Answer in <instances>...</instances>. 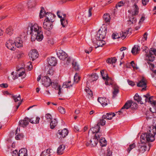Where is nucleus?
Instances as JSON below:
<instances>
[{
	"mask_svg": "<svg viewBox=\"0 0 156 156\" xmlns=\"http://www.w3.org/2000/svg\"><path fill=\"white\" fill-rule=\"evenodd\" d=\"M132 105H131V107L132 108L136 109L137 108V105L135 103H133L132 101Z\"/></svg>",
	"mask_w": 156,
	"mask_h": 156,
	"instance_id": "nucleus-61",
	"label": "nucleus"
},
{
	"mask_svg": "<svg viewBox=\"0 0 156 156\" xmlns=\"http://www.w3.org/2000/svg\"><path fill=\"white\" fill-rule=\"evenodd\" d=\"M129 29L122 30L121 32L120 33L119 35L120 38H121L122 39H125L129 34Z\"/></svg>",
	"mask_w": 156,
	"mask_h": 156,
	"instance_id": "nucleus-23",
	"label": "nucleus"
},
{
	"mask_svg": "<svg viewBox=\"0 0 156 156\" xmlns=\"http://www.w3.org/2000/svg\"><path fill=\"white\" fill-rule=\"evenodd\" d=\"M145 59L146 61H147V63L149 65L150 68L151 69V70L153 71L154 70L153 69L154 68V65L153 64L151 63V62H153V61H150L148 60H147L146 59V55H145Z\"/></svg>",
	"mask_w": 156,
	"mask_h": 156,
	"instance_id": "nucleus-48",
	"label": "nucleus"
},
{
	"mask_svg": "<svg viewBox=\"0 0 156 156\" xmlns=\"http://www.w3.org/2000/svg\"><path fill=\"white\" fill-rule=\"evenodd\" d=\"M112 37L113 39H115L118 38H119V35H118L117 33H113L112 35Z\"/></svg>",
	"mask_w": 156,
	"mask_h": 156,
	"instance_id": "nucleus-56",
	"label": "nucleus"
},
{
	"mask_svg": "<svg viewBox=\"0 0 156 156\" xmlns=\"http://www.w3.org/2000/svg\"><path fill=\"white\" fill-rule=\"evenodd\" d=\"M55 73V70L52 68L50 69L48 71L47 74L49 76H52Z\"/></svg>",
	"mask_w": 156,
	"mask_h": 156,
	"instance_id": "nucleus-54",
	"label": "nucleus"
},
{
	"mask_svg": "<svg viewBox=\"0 0 156 156\" xmlns=\"http://www.w3.org/2000/svg\"><path fill=\"white\" fill-rule=\"evenodd\" d=\"M8 85L7 83H2L0 84V87L2 88H6L8 87Z\"/></svg>",
	"mask_w": 156,
	"mask_h": 156,
	"instance_id": "nucleus-64",
	"label": "nucleus"
},
{
	"mask_svg": "<svg viewBox=\"0 0 156 156\" xmlns=\"http://www.w3.org/2000/svg\"><path fill=\"white\" fill-rule=\"evenodd\" d=\"M154 55L156 56V49L150 48L149 53H146V59L150 61H153L155 58Z\"/></svg>",
	"mask_w": 156,
	"mask_h": 156,
	"instance_id": "nucleus-9",
	"label": "nucleus"
},
{
	"mask_svg": "<svg viewBox=\"0 0 156 156\" xmlns=\"http://www.w3.org/2000/svg\"><path fill=\"white\" fill-rule=\"evenodd\" d=\"M45 118L48 121H51L52 119V117L51 114H47L46 115Z\"/></svg>",
	"mask_w": 156,
	"mask_h": 156,
	"instance_id": "nucleus-55",
	"label": "nucleus"
},
{
	"mask_svg": "<svg viewBox=\"0 0 156 156\" xmlns=\"http://www.w3.org/2000/svg\"><path fill=\"white\" fill-rule=\"evenodd\" d=\"M48 62L49 65L52 66H55L57 63L56 58L54 57H51L49 58Z\"/></svg>",
	"mask_w": 156,
	"mask_h": 156,
	"instance_id": "nucleus-29",
	"label": "nucleus"
},
{
	"mask_svg": "<svg viewBox=\"0 0 156 156\" xmlns=\"http://www.w3.org/2000/svg\"><path fill=\"white\" fill-rule=\"evenodd\" d=\"M52 87L58 91V95L61 96L63 93V90L62 87H61L60 85L57 83H53Z\"/></svg>",
	"mask_w": 156,
	"mask_h": 156,
	"instance_id": "nucleus-16",
	"label": "nucleus"
},
{
	"mask_svg": "<svg viewBox=\"0 0 156 156\" xmlns=\"http://www.w3.org/2000/svg\"><path fill=\"white\" fill-rule=\"evenodd\" d=\"M40 118L38 117H33L29 119L30 122L32 124L38 123Z\"/></svg>",
	"mask_w": 156,
	"mask_h": 156,
	"instance_id": "nucleus-36",
	"label": "nucleus"
},
{
	"mask_svg": "<svg viewBox=\"0 0 156 156\" xmlns=\"http://www.w3.org/2000/svg\"><path fill=\"white\" fill-rule=\"evenodd\" d=\"M61 24L63 27H65L67 26L68 24V21L65 18L60 19Z\"/></svg>",
	"mask_w": 156,
	"mask_h": 156,
	"instance_id": "nucleus-44",
	"label": "nucleus"
},
{
	"mask_svg": "<svg viewBox=\"0 0 156 156\" xmlns=\"http://www.w3.org/2000/svg\"><path fill=\"white\" fill-rule=\"evenodd\" d=\"M19 152H18L17 151L15 150L13 151L12 153V156H18Z\"/></svg>",
	"mask_w": 156,
	"mask_h": 156,
	"instance_id": "nucleus-62",
	"label": "nucleus"
},
{
	"mask_svg": "<svg viewBox=\"0 0 156 156\" xmlns=\"http://www.w3.org/2000/svg\"><path fill=\"white\" fill-rule=\"evenodd\" d=\"M29 121V119L25 118L19 121V125L22 127H25L28 124Z\"/></svg>",
	"mask_w": 156,
	"mask_h": 156,
	"instance_id": "nucleus-22",
	"label": "nucleus"
},
{
	"mask_svg": "<svg viewBox=\"0 0 156 156\" xmlns=\"http://www.w3.org/2000/svg\"><path fill=\"white\" fill-rule=\"evenodd\" d=\"M131 2L133 4L132 14L133 15H137L139 11L138 5L140 3V0H132Z\"/></svg>",
	"mask_w": 156,
	"mask_h": 156,
	"instance_id": "nucleus-8",
	"label": "nucleus"
},
{
	"mask_svg": "<svg viewBox=\"0 0 156 156\" xmlns=\"http://www.w3.org/2000/svg\"><path fill=\"white\" fill-rule=\"evenodd\" d=\"M98 100L103 106L107 105L108 102V100L105 98H98Z\"/></svg>",
	"mask_w": 156,
	"mask_h": 156,
	"instance_id": "nucleus-21",
	"label": "nucleus"
},
{
	"mask_svg": "<svg viewBox=\"0 0 156 156\" xmlns=\"http://www.w3.org/2000/svg\"><path fill=\"white\" fill-rule=\"evenodd\" d=\"M18 77H21L22 78H24L26 76L24 70L21 68L17 70Z\"/></svg>",
	"mask_w": 156,
	"mask_h": 156,
	"instance_id": "nucleus-28",
	"label": "nucleus"
},
{
	"mask_svg": "<svg viewBox=\"0 0 156 156\" xmlns=\"http://www.w3.org/2000/svg\"><path fill=\"white\" fill-rule=\"evenodd\" d=\"M54 22L44 20L43 23V28L48 31L51 30L53 27V23Z\"/></svg>",
	"mask_w": 156,
	"mask_h": 156,
	"instance_id": "nucleus-13",
	"label": "nucleus"
},
{
	"mask_svg": "<svg viewBox=\"0 0 156 156\" xmlns=\"http://www.w3.org/2000/svg\"><path fill=\"white\" fill-rule=\"evenodd\" d=\"M73 67L76 70H79L80 69L79 65L78 62L75 61L73 60L72 62Z\"/></svg>",
	"mask_w": 156,
	"mask_h": 156,
	"instance_id": "nucleus-35",
	"label": "nucleus"
},
{
	"mask_svg": "<svg viewBox=\"0 0 156 156\" xmlns=\"http://www.w3.org/2000/svg\"><path fill=\"white\" fill-rule=\"evenodd\" d=\"M145 19V17L143 16H142L138 22V24L139 26H136L135 27V29L136 30H137L140 27V26L141 24L143 23Z\"/></svg>",
	"mask_w": 156,
	"mask_h": 156,
	"instance_id": "nucleus-38",
	"label": "nucleus"
},
{
	"mask_svg": "<svg viewBox=\"0 0 156 156\" xmlns=\"http://www.w3.org/2000/svg\"><path fill=\"white\" fill-rule=\"evenodd\" d=\"M135 145L134 143L130 145L127 149L129 152L131 150L135 148Z\"/></svg>",
	"mask_w": 156,
	"mask_h": 156,
	"instance_id": "nucleus-58",
	"label": "nucleus"
},
{
	"mask_svg": "<svg viewBox=\"0 0 156 156\" xmlns=\"http://www.w3.org/2000/svg\"><path fill=\"white\" fill-rule=\"evenodd\" d=\"M89 132L90 130L88 132L89 136H94V138L92 140H90V142L93 146L95 147L96 146V145L98 143L100 137H101L102 136L101 133L100 132H97V133H94L90 134Z\"/></svg>",
	"mask_w": 156,
	"mask_h": 156,
	"instance_id": "nucleus-5",
	"label": "nucleus"
},
{
	"mask_svg": "<svg viewBox=\"0 0 156 156\" xmlns=\"http://www.w3.org/2000/svg\"><path fill=\"white\" fill-rule=\"evenodd\" d=\"M15 46L17 48H20L23 47V41L20 38H17L15 42Z\"/></svg>",
	"mask_w": 156,
	"mask_h": 156,
	"instance_id": "nucleus-30",
	"label": "nucleus"
},
{
	"mask_svg": "<svg viewBox=\"0 0 156 156\" xmlns=\"http://www.w3.org/2000/svg\"><path fill=\"white\" fill-rule=\"evenodd\" d=\"M147 151V147L145 145L140 144L138 147V149L136 151V154L139 155L144 153Z\"/></svg>",
	"mask_w": 156,
	"mask_h": 156,
	"instance_id": "nucleus-15",
	"label": "nucleus"
},
{
	"mask_svg": "<svg viewBox=\"0 0 156 156\" xmlns=\"http://www.w3.org/2000/svg\"><path fill=\"white\" fill-rule=\"evenodd\" d=\"M131 2L133 4L132 14L133 15H137L139 11L138 5L140 3V0H132Z\"/></svg>",
	"mask_w": 156,
	"mask_h": 156,
	"instance_id": "nucleus-7",
	"label": "nucleus"
},
{
	"mask_svg": "<svg viewBox=\"0 0 156 156\" xmlns=\"http://www.w3.org/2000/svg\"><path fill=\"white\" fill-rule=\"evenodd\" d=\"M51 149L50 148H48L46 150L43 151L41 155V156H50V154L51 152Z\"/></svg>",
	"mask_w": 156,
	"mask_h": 156,
	"instance_id": "nucleus-33",
	"label": "nucleus"
},
{
	"mask_svg": "<svg viewBox=\"0 0 156 156\" xmlns=\"http://www.w3.org/2000/svg\"><path fill=\"white\" fill-rule=\"evenodd\" d=\"M101 73L102 75V78L104 80H107L109 81L110 80L111 78L108 77V74H106L104 75V70H102L101 71Z\"/></svg>",
	"mask_w": 156,
	"mask_h": 156,
	"instance_id": "nucleus-42",
	"label": "nucleus"
},
{
	"mask_svg": "<svg viewBox=\"0 0 156 156\" xmlns=\"http://www.w3.org/2000/svg\"><path fill=\"white\" fill-rule=\"evenodd\" d=\"M55 16L54 14L50 13L47 12L45 14L44 20L54 22L55 21Z\"/></svg>",
	"mask_w": 156,
	"mask_h": 156,
	"instance_id": "nucleus-14",
	"label": "nucleus"
},
{
	"mask_svg": "<svg viewBox=\"0 0 156 156\" xmlns=\"http://www.w3.org/2000/svg\"><path fill=\"white\" fill-rule=\"evenodd\" d=\"M65 148V146L64 145L62 144L59 145L57 150L58 154H62L64 152Z\"/></svg>",
	"mask_w": 156,
	"mask_h": 156,
	"instance_id": "nucleus-31",
	"label": "nucleus"
},
{
	"mask_svg": "<svg viewBox=\"0 0 156 156\" xmlns=\"http://www.w3.org/2000/svg\"><path fill=\"white\" fill-rule=\"evenodd\" d=\"M18 131L19 132L20 131V128L18 127L16 130V136L15 137L16 139L17 140H21L23 137V134H20V133H18Z\"/></svg>",
	"mask_w": 156,
	"mask_h": 156,
	"instance_id": "nucleus-32",
	"label": "nucleus"
},
{
	"mask_svg": "<svg viewBox=\"0 0 156 156\" xmlns=\"http://www.w3.org/2000/svg\"><path fill=\"white\" fill-rule=\"evenodd\" d=\"M103 18L106 22H109L111 19L110 16L108 14H105L103 16Z\"/></svg>",
	"mask_w": 156,
	"mask_h": 156,
	"instance_id": "nucleus-46",
	"label": "nucleus"
},
{
	"mask_svg": "<svg viewBox=\"0 0 156 156\" xmlns=\"http://www.w3.org/2000/svg\"><path fill=\"white\" fill-rule=\"evenodd\" d=\"M156 134V127L152 126L150 127L149 131L142 134L140 137L141 142L144 143L147 141L152 142L154 140V136Z\"/></svg>",
	"mask_w": 156,
	"mask_h": 156,
	"instance_id": "nucleus-3",
	"label": "nucleus"
},
{
	"mask_svg": "<svg viewBox=\"0 0 156 156\" xmlns=\"http://www.w3.org/2000/svg\"><path fill=\"white\" fill-rule=\"evenodd\" d=\"M98 76L96 74H94L92 75L90 77L91 79L93 81H94L98 79Z\"/></svg>",
	"mask_w": 156,
	"mask_h": 156,
	"instance_id": "nucleus-57",
	"label": "nucleus"
},
{
	"mask_svg": "<svg viewBox=\"0 0 156 156\" xmlns=\"http://www.w3.org/2000/svg\"><path fill=\"white\" fill-rule=\"evenodd\" d=\"M134 98L135 100L142 104H144V102H150L152 105V108H150V110L153 113H156V101L153 100L152 97H150L149 94L144 95L142 98L136 94L135 95Z\"/></svg>",
	"mask_w": 156,
	"mask_h": 156,
	"instance_id": "nucleus-2",
	"label": "nucleus"
},
{
	"mask_svg": "<svg viewBox=\"0 0 156 156\" xmlns=\"http://www.w3.org/2000/svg\"><path fill=\"white\" fill-rule=\"evenodd\" d=\"M80 77L78 75V74L76 73L75 74L74 76V81L77 83L80 80Z\"/></svg>",
	"mask_w": 156,
	"mask_h": 156,
	"instance_id": "nucleus-52",
	"label": "nucleus"
},
{
	"mask_svg": "<svg viewBox=\"0 0 156 156\" xmlns=\"http://www.w3.org/2000/svg\"><path fill=\"white\" fill-rule=\"evenodd\" d=\"M87 93L89 98L93 96V93L91 90L88 87L85 89Z\"/></svg>",
	"mask_w": 156,
	"mask_h": 156,
	"instance_id": "nucleus-49",
	"label": "nucleus"
},
{
	"mask_svg": "<svg viewBox=\"0 0 156 156\" xmlns=\"http://www.w3.org/2000/svg\"><path fill=\"white\" fill-rule=\"evenodd\" d=\"M133 16L134 15L132 14L130 16H129L128 17L127 21L128 23L129 24H133L136 25V23L137 22L136 19Z\"/></svg>",
	"mask_w": 156,
	"mask_h": 156,
	"instance_id": "nucleus-19",
	"label": "nucleus"
},
{
	"mask_svg": "<svg viewBox=\"0 0 156 156\" xmlns=\"http://www.w3.org/2000/svg\"><path fill=\"white\" fill-rule=\"evenodd\" d=\"M29 27L30 31V34L31 35V41H34L37 40L39 41H41L43 38L41 27L37 24H34L33 25L31 24Z\"/></svg>",
	"mask_w": 156,
	"mask_h": 156,
	"instance_id": "nucleus-1",
	"label": "nucleus"
},
{
	"mask_svg": "<svg viewBox=\"0 0 156 156\" xmlns=\"http://www.w3.org/2000/svg\"><path fill=\"white\" fill-rule=\"evenodd\" d=\"M58 110L59 112L62 114H64L66 113L65 109L62 107H59L58 108Z\"/></svg>",
	"mask_w": 156,
	"mask_h": 156,
	"instance_id": "nucleus-51",
	"label": "nucleus"
},
{
	"mask_svg": "<svg viewBox=\"0 0 156 156\" xmlns=\"http://www.w3.org/2000/svg\"><path fill=\"white\" fill-rule=\"evenodd\" d=\"M107 32L106 28H101L99 30L96 35V39L104 40L106 36Z\"/></svg>",
	"mask_w": 156,
	"mask_h": 156,
	"instance_id": "nucleus-10",
	"label": "nucleus"
},
{
	"mask_svg": "<svg viewBox=\"0 0 156 156\" xmlns=\"http://www.w3.org/2000/svg\"><path fill=\"white\" fill-rule=\"evenodd\" d=\"M41 81L42 84L47 88L50 86L52 83L51 80L48 76H45L43 77Z\"/></svg>",
	"mask_w": 156,
	"mask_h": 156,
	"instance_id": "nucleus-11",
	"label": "nucleus"
},
{
	"mask_svg": "<svg viewBox=\"0 0 156 156\" xmlns=\"http://www.w3.org/2000/svg\"><path fill=\"white\" fill-rule=\"evenodd\" d=\"M18 156H28V151L27 149L23 148L19 151Z\"/></svg>",
	"mask_w": 156,
	"mask_h": 156,
	"instance_id": "nucleus-26",
	"label": "nucleus"
},
{
	"mask_svg": "<svg viewBox=\"0 0 156 156\" xmlns=\"http://www.w3.org/2000/svg\"><path fill=\"white\" fill-rule=\"evenodd\" d=\"M6 46L7 48L12 50H13L15 46V44L13 41L9 40L6 42Z\"/></svg>",
	"mask_w": 156,
	"mask_h": 156,
	"instance_id": "nucleus-27",
	"label": "nucleus"
},
{
	"mask_svg": "<svg viewBox=\"0 0 156 156\" xmlns=\"http://www.w3.org/2000/svg\"><path fill=\"white\" fill-rule=\"evenodd\" d=\"M23 56L22 53H19L16 55L15 56V58L16 59H18L21 58Z\"/></svg>",
	"mask_w": 156,
	"mask_h": 156,
	"instance_id": "nucleus-60",
	"label": "nucleus"
},
{
	"mask_svg": "<svg viewBox=\"0 0 156 156\" xmlns=\"http://www.w3.org/2000/svg\"><path fill=\"white\" fill-rule=\"evenodd\" d=\"M132 101H127L124 105L121 108V110L118 112H122V110L124 109H128L131 107L132 104ZM118 113V112H116Z\"/></svg>",
	"mask_w": 156,
	"mask_h": 156,
	"instance_id": "nucleus-24",
	"label": "nucleus"
},
{
	"mask_svg": "<svg viewBox=\"0 0 156 156\" xmlns=\"http://www.w3.org/2000/svg\"><path fill=\"white\" fill-rule=\"evenodd\" d=\"M57 55L60 60L65 61V64L68 65L70 63V58L68 57L67 54L62 50H59L57 52Z\"/></svg>",
	"mask_w": 156,
	"mask_h": 156,
	"instance_id": "nucleus-6",
	"label": "nucleus"
},
{
	"mask_svg": "<svg viewBox=\"0 0 156 156\" xmlns=\"http://www.w3.org/2000/svg\"><path fill=\"white\" fill-rule=\"evenodd\" d=\"M57 13L58 17L60 19L65 18L66 16V14L60 11H58Z\"/></svg>",
	"mask_w": 156,
	"mask_h": 156,
	"instance_id": "nucleus-41",
	"label": "nucleus"
},
{
	"mask_svg": "<svg viewBox=\"0 0 156 156\" xmlns=\"http://www.w3.org/2000/svg\"><path fill=\"white\" fill-rule=\"evenodd\" d=\"M115 115L114 113L109 112L106 115H103V118L108 120H111L112 118Z\"/></svg>",
	"mask_w": 156,
	"mask_h": 156,
	"instance_id": "nucleus-25",
	"label": "nucleus"
},
{
	"mask_svg": "<svg viewBox=\"0 0 156 156\" xmlns=\"http://www.w3.org/2000/svg\"><path fill=\"white\" fill-rule=\"evenodd\" d=\"M105 118H103V117L101 119H100L98 122L96 126L94 127H92L90 130L89 133L91 134L97 132H100V125L103 126L105 124L106 121L105 120Z\"/></svg>",
	"mask_w": 156,
	"mask_h": 156,
	"instance_id": "nucleus-4",
	"label": "nucleus"
},
{
	"mask_svg": "<svg viewBox=\"0 0 156 156\" xmlns=\"http://www.w3.org/2000/svg\"><path fill=\"white\" fill-rule=\"evenodd\" d=\"M99 142L102 147L105 146L106 145V141L104 138L99 139Z\"/></svg>",
	"mask_w": 156,
	"mask_h": 156,
	"instance_id": "nucleus-45",
	"label": "nucleus"
},
{
	"mask_svg": "<svg viewBox=\"0 0 156 156\" xmlns=\"http://www.w3.org/2000/svg\"><path fill=\"white\" fill-rule=\"evenodd\" d=\"M51 92L52 91L51 90H47L45 92V94L46 95L49 96L51 94Z\"/></svg>",
	"mask_w": 156,
	"mask_h": 156,
	"instance_id": "nucleus-63",
	"label": "nucleus"
},
{
	"mask_svg": "<svg viewBox=\"0 0 156 156\" xmlns=\"http://www.w3.org/2000/svg\"><path fill=\"white\" fill-rule=\"evenodd\" d=\"M137 86L139 87H142V90H145L146 87V82L144 77H143L142 80L137 83Z\"/></svg>",
	"mask_w": 156,
	"mask_h": 156,
	"instance_id": "nucleus-20",
	"label": "nucleus"
},
{
	"mask_svg": "<svg viewBox=\"0 0 156 156\" xmlns=\"http://www.w3.org/2000/svg\"><path fill=\"white\" fill-rule=\"evenodd\" d=\"M29 57L31 58L32 60L33 61L38 57L37 52L36 50H31L29 54Z\"/></svg>",
	"mask_w": 156,
	"mask_h": 156,
	"instance_id": "nucleus-18",
	"label": "nucleus"
},
{
	"mask_svg": "<svg viewBox=\"0 0 156 156\" xmlns=\"http://www.w3.org/2000/svg\"><path fill=\"white\" fill-rule=\"evenodd\" d=\"M68 130L66 129L62 130H59L57 133V136L59 139H62L65 137L68 134Z\"/></svg>",
	"mask_w": 156,
	"mask_h": 156,
	"instance_id": "nucleus-12",
	"label": "nucleus"
},
{
	"mask_svg": "<svg viewBox=\"0 0 156 156\" xmlns=\"http://www.w3.org/2000/svg\"><path fill=\"white\" fill-rule=\"evenodd\" d=\"M46 13L45 12V10L44 8L43 7L41 8V10L39 13V17L41 19L45 17V14Z\"/></svg>",
	"mask_w": 156,
	"mask_h": 156,
	"instance_id": "nucleus-40",
	"label": "nucleus"
},
{
	"mask_svg": "<svg viewBox=\"0 0 156 156\" xmlns=\"http://www.w3.org/2000/svg\"><path fill=\"white\" fill-rule=\"evenodd\" d=\"M12 74L13 76L12 78L14 80L18 78L19 77L17 70H16L15 72H12Z\"/></svg>",
	"mask_w": 156,
	"mask_h": 156,
	"instance_id": "nucleus-53",
	"label": "nucleus"
},
{
	"mask_svg": "<svg viewBox=\"0 0 156 156\" xmlns=\"http://www.w3.org/2000/svg\"><path fill=\"white\" fill-rule=\"evenodd\" d=\"M139 50V47L137 45H135L132 49L131 52L133 55H136L137 54Z\"/></svg>",
	"mask_w": 156,
	"mask_h": 156,
	"instance_id": "nucleus-39",
	"label": "nucleus"
},
{
	"mask_svg": "<svg viewBox=\"0 0 156 156\" xmlns=\"http://www.w3.org/2000/svg\"><path fill=\"white\" fill-rule=\"evenodd\" d=\"M117 61V59L115 57L109 58L106 60V62L109 64H113L115 63Z\"/></svg>",
	"mask_w": 156,
	"mask_h": 156,
	"instance_id": "nucleus-37",
	"label": "nucleus"
},
{
	"mask_svg": "<svg viewBox=\"0 0 156 156\" xmlns=\"http://www.w3.org/2000/svg\"><path fill=\"white\" fill-rule=\"evenodd\" d=\"M12 98L14 99L15 102H17L19 101H22L21 100V97L20 95H19L18 96L16 95H13L12 96Z\"/></svg>",
	"mask_w": 156,
	"mask_h": 156,
	"instance_id": "nucleus-47",
	"label": "nucleus"
},
{
	"mask_svg": "<svg viewBox=\"0 0 156 156\" xmlns=\"http://www.w3.org/2000/svg\"><path fill=\"white\" fill-rule=\"evenodd\" d=\"M73 84V83L70 80H68L63 83L62 87H64L66 88H69L72 87Z\"/></svg>",
	"mask_w": 156,
	"mask_h": 156,
	"instance_id": "nucleus-34",
	"label": "nucleus"
},
{
	"mask_svg": "<svg viewBox=\"0 0 156 156\" xmlns=\"http://www.w3.org/2000/svg\"><path fill=\"white\" fill-rule=\"evenodd\" d=\"M57 122L55 119H54L50 123V128L51 129H54L55 127L57 125Z\"/></svg>",
	"mask_w": 156,
	"mask_h": 156,
	"instance_id": "nucleus-43",
	"label": "nucleus"
},
{
	"mask_svg": "<svg viewBox=\"0 0 156 156\" xmlns=\"http://www.w3.org/2000/svg\"><path fill=\"white\" fill-rule=\"evenodd\" d=\"M119 87L118 86H115L114 88V91L113 92V97H115L116 95L119 92V89H118Z\"/></svg>",
	"mask_w": 156,
	"mask_h": 156,
	"instance_id": "nucleus-50",
	"label": "nucleus"
},
{
	"mask_svg": "<svg viewBox=\"0 0 156 156\" xmlns=\"http://www.w3.org/2000/svg\"><path fill=\"white\" fill-rule=\"evenodd\" d=\"M124 5V3L123 2H120L116 5V7L117 8L118 7H120L123 6Z\"/></svg>",
	"mask_w": 156,
	"mask_h": 156,
	"instance_id": "nucleus-59",
	"label": "nucleus"
},
{
	"mask_svg": "<svg viewBox=\"0 0 156 156\" xmlns=\"http://www.w3.org/2000/svg\"><path fill=\"white\" fill-rule=\"evenodd\" d=\"M95 48L97 49L99 47H102L106 44L105 41L103 39H96V41L94 43Z\"/></svg>",
	"mask_w": 156,
	"mask_h": 156,
	"instance_id": "nucleus-17",
	"label": "nucleus"
}]
</instances>
